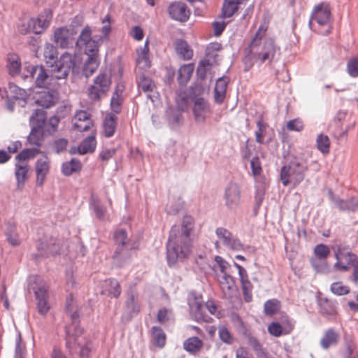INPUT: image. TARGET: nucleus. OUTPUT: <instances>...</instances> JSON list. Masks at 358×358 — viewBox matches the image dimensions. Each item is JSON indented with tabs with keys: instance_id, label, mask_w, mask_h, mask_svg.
<instances>
[{
	"instance_id": "1",
	"label": "nucleus",
	"mask_w": 358,
	"mask_h": 358,
	"mask_svg": "<svg viewBox=\"0 0 358 358\" xmlns=\"http://www.w3.org/2000/svg\"><path fill=\"white\" fill-rule=\"evenodd\" d=\"M195 220L191 215L183 216L180 225L171 227L166 243V259L169 267L174 266L178 261L187 259L193 245L192 237Z\"/></svg>"
},
{
	"instance_id": "2",
	"label": "nucleus",
	"mask_w": 358,
	"mask_h": 358,
	"mask_svg": "<svg viewBox=\"0 0 358 358\" xmlns=\"http://www.w3.org/2000/svg\"><path fill=\"white\" fill-rule=\"evenodd\" d=\"M308 169L303 159L292 155L287 164L281 167L280 178L282 184L286 187L292 181L294 186L299 185L304 180Z\"/></svg>"
},
{
	"instance_id": "3",
	"label": "nucleus",
	"mask_w": 358,
	"mask_h": 358,
	"mask_svg": "<svg viewBox=\"0 0 358 358\" xmlns=\"http://www.w3.org/2000/svg\"><path fill=\"white\" fill-rule=\"evenodd\" d=\"M203 92L201 84H196L192 88L190 99L194 102L192 113L196 122L204 123L206 119V113L210 111L209 103L203 97H197Z\"/></svg>"
},
{
	"instance_id": "4",
	"label": "nucleus",
	"mask_w": 358,
	"mask_h": 358,
	"mask_svg": "<svg viewBox=\"0 0 358 358\" xmlns=\"http://www.w3.org/2000/svg\"><path fill=\"white\" fill-rule=\"evenodd\" d=\"M334 256L336 259L334 264L336 270L345 272L350 268V265L353 264L358 257L352 252L350 245L344 244H338L333 247Z\"/></svg>"
},
{
	"instance_id": "5",
	"label": "nucleus",
	"mask_w": 358,
	"mask_h": 358,
	"mask_svg": "<svg viewBox=\"0 0 358 358\" xmlns=\"http://www.w3.org/2000/svg\"><path fill=\"white\" fill-rule=\"evenodd\" d=\"M93 85L88 87V97L93 101L101 99V95H106L110 90L111 78L106 72H100L93 80Z\"/></svg>"
},
{
	"instance_id": "6",
	"label": "nucleus",
	"mask_w": 358,
	"mask_h": 358,
	"mask_svg": "<svg viewBox=\"0 0 358 358\" xmlns=\"http://www.w3.org/2000/svg\"><path fill=\"white\" fill-rule=\"evenodd\" d=\"M29 90L33 94L35 103L43 108H50L58 102L59 93L55 89L50 87L41 89L30 87Z\"/></svg>"
},
{
	"instance_id": "7",
	"label": "nucleus",
	"mask_w": 358,
	"mask_h": 358,
	"mask_svg": "<svg viewBox=\"0 0 358 358\" xmlns=\"http://www.w3.org/2000/svg\"><path fill=\"white\" fill-rule=\"evenodd\" d=\"M37 253L31 255V258L36 263L41 262L43 259L50 257H55L60 253V248L55 243H50L48 241L39 239L36 245Z\"/></svg>"
},
{
	"instance_id": "8",
	"label": "nucleus",
	"mask_w": 358,
	"mask_h": 358,
	"mask_svg": "<svg viewBox=\"0 0 358 358\" xmlns=\"http://www.w3.org/2000/svg\"><path fill=\"white\" fill-rule=\"evenodd\" d=\"M277 54H280V48L275 44L273 38L269 37L265 38L261 50L256 54V57L260 61V64L266 62L271 64L275 59Z\"/></svg>"
},
{
	"instance_id": "9",
	"label": "nucleus",
	"mask_w": 358,
	"mask_h": 358,
	"mask_svg": "<svg viewBox=\"0 0 358 358\" xmlns=\"http://www.w3.org/2000/svg\"><path fill=\"white\" fill-rule=\"evenodd\" d=\"M76 67V61L74 57L69 52H65L62 54L59 58L55 64L52 71L58 73V75L55 76L57 80L66 78L71 69H74Z\"/></svg>"
},
{
	"instance_id": "10",
	"label": "nucleus",
	"mask_w": 358,
	"mask_h": 358,
	"mask_svg": "<svg viewBox=\"0 0 358 358\" xmlns=\"http://www.w3.org/2000/svg\"><path fill=\"white\" fill-rule=\"evenodd\" d=\"M240 185L235 182H229L224 189V199L226 207L229 210L236 209L241 203Z\"/></svg>"
},
{
	"instance_id": "11",
	"label": "nucleus",
	"mask_w": 358,
	"mask_h": 358,
	"mask_svg": "<svg viewBox=\"0 0 358 358\" xmlns=\"http://www.w3.org/2000/svg\"><path fill=\"white\" fill-rule=\"evenodd\" d=\"M113 239L115 245V250L112 255L113 259L116 263L117 260L122 259L121 255L124 252V255L128 257L127 249L126 248L128 235L125 229H117L114 231Z\"/></svg>"
},
{
	"instance_id": "12",
	"label": "nucleus",
	"mask_w": 358,
	"mask_h": 358,
	"mask_svg": "<svg viewBox=\"0 0 358 358\" xmlns=\"http://www.w3.org/2000/svg\"><path fill=\"white\" fill-rule=\"evenodd\" d=\"M170 17L180 22H186L190 15V10L187 6L181 1L171 3L168 7Z\"/></svg>"
},
{
	"instance_id": "13",
	"label": "nucleus",
	"mask_w": 358,
	"mask_h": 358,
	"mask_svg": "<svg viewBox=\"0 0 358 358\" xmlns=\"http://www.w3.org/2000/svg\"><path fill=\"white\" fill-rule=\"evenodd\" d=\"M235 317L239 321L241 326L243 329L242 334L247 339L248 345L251 347V348L255 352L257 357L262 358V357L265 356V355L268 353L266 350L262 347V345L260 343L259 340L256 337L253 336L251 332L245 327L244 322L240 316L236 314Z\"/></svg>"
},
{
	"instance_id": "14",
	"label": "nucleus",
	"mask_w": 358,
	"mask_h": 358,
	"mask_svg": "<svg viewBox=\"0 0 358 358\" xmlns=\"http://www.w3.org/2000/svg\"><path fill=\"white\" fill-rule=\"evenodd\" d=\"M331 13L328 3L321 2L314 6L311 13V19L321 26L327 25L331 20Z\"/></svg>"
},
{
	"instance_id": "15",
	"label": "nucleus",
	"mask_w": 358,
	"mask_h": 358,
	"mask_svg": "<svg viewBox=\"0 0 358 358\" xmlns=\"http://www.w3.org/2000/svg\"><path fill=\"white\" fill-rule=\"evenodd\" d=\"M140 312V306L135 299L134 294L131 292L128 293L125 301V310L121 316L122 322H129Z\"/></svg>"
},
{
	"instance_id": "16",
	"label": "nucleus",
	"mask_w": 358,
	"mask_h": 358,
	"mask_svg": "<svg viewBox=\"0 0 358 358\" xmlns=\"http://www.w3.org/2000/svg\"><path fill=\"white\" fill-rule=\"evenodd\" d=\"M36 300L38 311L41 315L46 314L50 310L48 303V291L44 286L32 287Z\"/></svg>"
},
{
	"instance_id": "17",
	"label": "nucleus",
	"mask_w": 358,
	"mask_h": 358,
	"mask_svg": "<svg viewBox=\"0 0 358 358\" xmlns=\"http://www.w3.org/2000/svg\"><path fill=\"white\" fill-rule=\"evenodd\" d=\"M76 38L71 36L68 27H58L54 32V41L62 48H68L75 41Z\"/></svg>"
},
{
	"instance_id": "18",
	"label": "nucleus",
	"mask_w": 358,
	"mask_h": 358,
	"mask_svg": "<svg viewBox=\"0 0 358 358\" xmlns=\"http://www.w3.org/2000/svg\"><path fill=\"white\" fill-rule=\"evenodd\" d=\"M218 282L223 294L227 298H232L234 292L238 289L235 278L227 273H224L218 278Z\"/></svg>"
},
{
	"instance_id": "19",
	"label": "nucleus",
	"mask_w": 358,
	"mask_h": 358,
	"mask_svg": "<svg viewBox=\"0 0 358 358\" xmlns=\"http://www.w3.org/2000/svg\"><path fill=\"white\" fill-rule=\"evenodd\" d=\"M71 329V327H66L65 329V345L70 355L75 352L74 346H78V343H77V338L83 334L82 328H75V330Z\"/></svg>"
},
{
	"instance_id": "20",
	"label": "nucleus",
	"mask_w": 358,
	"mask_h": 358,
	"mask_svg": "<svg viewBox=\"0 0 358 358\" xmlns=\"http://www.w3.org/2000/svg\"><path fill=\"white\" fill-rule=\"evenodd\" d=\"M30 126L31 131L27 138V143L38 148L41 146L44 136L48 134L47 131L44 127L43 128L35 125Z\"/></svg>"
},
{
	"instance_id": "21",
	"label": "nucleus",
	"mask_w": 358,
	"mask_h": 358,
	"mask_svg": "<svg viewBox=\"0 0 358 358\" xmlns=\"http://www.w3.org/2000/svg\"><path fill=\"white\" fill-rule=\"evenodd\" d=\"M117 126V117L114 113H107L103 121L104 136L106 138L112 137L115 133Z\"/></svg>"
},
{
	"instance_id": "22",
	"label": "nucleus",
	"mask_w": 358,
	"mask_h": 358,
	"mask_svg": "<svg viewBox=\"0 0 358 358\" xmlns=\"http://www.w3.org/2000/svg\"><path fill=\"white\" fill-rule=\"evenodd\" d=\"M165 117L169 126L171 129L180 126V120L182 117V112L175 106H169L165 110Z\"/></svg>"
},
{
	"instance_id": "23",
	"label": "nucleus",
	"mask_w": 358,
	"mask_h": 358,
	"mask_svg": "<svg viewBox=\"0 0 358 358\" xmlns=\"http://www.w3.org/2000/svg\"><path fill=\"white\" fill-rule=\"evenodd\" d=\"M336 301L327 298L317 299L320 313L324 317L335 316L337 314Z\"/></svg>"
},
{
	"instance_id": "24",
	"label": "nucleus",
	"mask_w": 358,
	"mask_h": 358,
	"mask_svg": "<svg viewBox=\"0 0 358 358\" xmlns=\"http://www.w3.org/2000/svg\"><path fill=\"white\" fill-rule=\"evenodd\" d=\"M6 69L8 73L11 77H16L20 75L22 63L18 55L9 54L6 60Z\"/></svg>"
},
{
	"instance_id": "25",
	"label": "nucleus",
	"mask_w": 358,
	"mask_h": 358,
	"mask_svg": "<svg viewBox=\"0 0 358 358\" xmlns=\"http://www.w3.org/2000/svg\"><path fill=\"white\" fill-rule=\"evenodd\" d=\"M82 169V163L77 158H71L64 162L61 166V172L66 177L71 176L73 173H79Z\"/></svg>"
},
{
	"instance_id": "26",
	"label": "nucleus",
	"mask_w": 358,
	"mask_h": 358,
	"mask_svg": "<svg viewBox=\"0 0 358 358\" xmlns=\"http://www.w3.org/2000/svg\"><path fill=\"white\" fill-rule=\"evenodd\" d=\"M28 165H21L19 163L15 164V176L17 182V189L22 190L24 187L26 180L28 178Z\"/></svg>"
},
{
	"instance_id": "27",
	"label": "nucleus",
	"mask_w": 358,
	"mask_h": 358,
	"mask_svg": "<svg viewBox=\"0 0 358 358\" xmlns=\"http://www.w3.org/2000/svg\"><path fill=\"white\" fill-rule=\"evenodd\" d=\"M339 341V334L333 329H328L320 340L322 349L327 350L331 345H336Z\"/></svg>"
},
{
	"instance_id": "28",
	"label": "nucleus",
	"mask_w": 358,
	"mask_h": 358,
	"mask_svg": "<svg viewBox=\"0 0 358 358\" xmlns=\"http://www.w3.org/2000/svg\"><path fill=\"white\" fill-rule=\"evenodd\" d=\"M176 51L183 60H189L193 57V50L184 39H178L176 42Z\"/></svg>"
},
{
	"instance_id": "29",
	"label": "nucleus",
	"mask_w": 358,
	"mask_h": 358,
	"mask_svg": "<svg viewBox=\"0 0 358 358\" xmlns=\"http://www.w3.org/2000/svg\"><path fill=\"white\" fill-rule=\"evenodd\" d=\"M80 152L79 155H83L87 153H93L96 147V140L95 134H92L85 138L79 144Z\"/></svg>"
},
{
	"instance_id": "30",
	"label": "nucleus",
	"mask_w": 358,
	"mask_h": 358,
	"mask_svg": "<svg viewBox=\"0 0 358 358\" xmlns=\"http://www.w3.org/2000/svg\"><path fill=\"white\" fill-rule=\"evenodd\" d=\"M194 69V64H183L178 69L177 80L180 85H185L189 80Z\"/></svg>"
},
{
	"instance_id": "31",
	"label": "nucleus",
	"mask_w": 358,
	"mask_h": 358,
	"mask_svg": "<svg viewBox=\"0 0 358 358\" xmlns=\"http://www.w3.org/2000/svg\"><path fill=\"white\" fill-rule=\"evenodd\" d=\"M191 308L192 309V316L197 322H209L212 320V318L203 312L202 303L197 301L196 299L191 305Z\"/></svg>"
},
{
	"instance_id": "32",
	"label": "nucleus",
	"mask_w": 358,
	"mask_h": 358,
	"mask_svg": "<svg viewBox=\"0 0 358 358\" xmlns=\"http://www.w3.org/2000/svg\"><path fill=\"white\" fill-rule=\"evenodd\" d=\"M203 346V341L198 336H192L183 343V348L187 352L194 354L199 352Z\"/></svg>"
},
{
	"instance_id": "33",
	"label": "nucleus",
	"mask_w": 358,
	"mask_h": 358,
	"mask_svg": "<svg viewBox=\"0 0 358 358\" xmlns=\"http://www.w3.org/2000/svg\"><path fill=\"white\" fill-rule=\"evenodd\" d=\"M44 57L48 67L53 68L58 59L57 48L52 44L47 43L44 50Z\"/></svg>"
},
{
	"instance_id": "34",
	"label": "nucleus",
	"mask_w": 358,
	"mask_h": 358,
	"mask_svg": "<svg viewBox=\"0 0 358 358\" xmlns=\"http://www.w3.org/2000/svg\"><path fill=\"white\" fill-rule=\"evenodd\" d=\"M47 113L43 108L34 110L30 117L29 124L46 127Z\"/></svg>"
},
{
	"instance_id": "35",
	"label": "nucleus",
	"mask_w": 358,
	"mask_h": 358,
	"mask_svg": "<svg viewBox=\"0 0 358 358\" xmlns=\"http://www.w3.org/2000/svg\"><path fill=\"white\" fill-rule=\"evenodd\" d=\"M340 211L355 212L358 208V198L352 196L348 199H341L336 205Z\"/></svg>"
},
{
	"instance_id": "36",
	"label": "nucleus",
	"mask_w": 358,
	"mask_h": 358,
	"mask_svg": "<svg viewBox=\"0 0 358 358\" xmlns=\"http://www.w3.org/2000/svg\"><path fill=\"white\" fill-rule=\"evenodd\" d=\"M139 241L138 240H131L128 238L126 248L127 249V253L129 256L126 257L124 255V252H122V255H121L122 259L117 260L116 262V265L120 268L123 267L126 262L131 259V251L138 250L139 248Z\"/></svg>"
},
{
	"instance_id": "37",
	"label": "nucleus",
	"mask_w": 358,
	"mask_h": 358,
	"mask_svg": "<svg viewBox=\"0 0 358 358\" xmlns=\"http://www.w3.org/2000/svg\"><path fill=\"white\" fill-rule=\"evenodd\" d=\"M90 208L92 209L96 215V217L102 221L104 220L106 213V207L101 205L98 198L91 196L90 199Z\"/></svg>"
},
{
	"instance_id": "38",
	"label": "nucleus",
	"mask_w": 358,
	"mask_h": 358,
	"mask_svg": "<svg viewBox=\"0 0 358 358\" xmlns=\"http://www.w3.org/2000/svg\"><path fill=\"white\" fill-rule=\"evenodd\" d=\"M151 332L154 345L160 348H163L166 344V336L162 327L153 326Z\"/></svg>"
},
{
	"instance_id": "39",
	"label": "nucleus",
	"mask_w": 358,
	"mask_h": 358,
	"mask_svg": "<svg viewBox=\"0 0 358 358\" xmlns=\"http://www.w3.org/2000/svg\"><path fill=\"white\" fill-rule=\"evenodd\" d=\"M92 29L87 24L80 31L77 39L74 41L76 46H83L87 45L92 41Z\"/></svg>"
},
{
	"instance_id": "40",
	"label": "nucleus",
	"mask_w": 358,
	"mask_h": 358,
	"mask_svg": "<svg viewBox=\"0 0 358 358\" xmlns=\"http://www.w3.org/2000/svg\"><path fill=\"white\" fill-rule=\"evenodd\" d=\"M37 72L38 74L34 80L35 87L34 88H44V87H46L45 83L47 79L48 78V73L47 72V70L43 65H39Z\"/></svg>"
},
{
	"instance_id": "41",
	"label": "nucleus",
	"mask_w": 358,
	"mask_h": 358,
	"mask_svg": "<svg viewBox=\"0 0 358 358\" xmlns=\"http://www.w3.org/2000/svg\"><path fill=\"white\" fill-rule=\"evenodd\" d=\"M137 85L138 89L142 90L144 92H150L153 90L152 80L144 73H142L138 78Z\"/></svg>"
},
{
	"instance_id": "42",
	"label": "nucleus",
	"mask_w": 358,
	"mask_h": 358,
	"mask_svg": "<svg viewBox=\"0 0 358 358\" xmlns=\"http://www.w3.org/2000/svg\"><path fill=\"white\" fill-rule=\"evenodd\" d=\"M238 9L234 0H224L222 15L224 18L231 17Z\"/></svg>"
},
{
	"instance_id": "43",
	"label": "nucleus",
	"mask_w": 358,
	"mask_h": 358,
	"mask_svg": "<svg viewBox=\"0 0 358 358\" xmlns=\"http://www.w3.org/2000/svg\"><path fill=\"white\" fill-rule=\"evenodd\" d=\"M213 64L210 62L209 59H201L198 64L196 74L199 79L201 80H203L206 78L207 72H208V67L210 66H212Z\"/></svg>"
},
{
	"instance_id": "44",
	"label": "nucleus",
	"mask_w": 358,
	"mask_h": 358,
	"mask_svg": "<svg viewBox=\"0 0 358 358\" xmlns=\"http://www.w3.org/2000/svg\"><path fill=\"white\" fill-rule=\"evenodd\" d=\"M317 149L322 153L327 154L329 152L330 141L327 135L320 134L317 136L316 140Z\"/></svg>"
},
{
	"instance_id": "45",
	"label": "nucleus",
	"mask_w": 358,
	"mask_h": 358,
	"mask_svg": "<svg viewBox=\"0 0 358 358\" xmlns=\"http://www.w3.org/2000/svg\"><path fill=\"white\" fill-rule=\"evenodd\" d=\"M39 152L37 148H24L15 156V160L17 162L27 161L34 157Z\"/></svg>"
},
{
	"instance_id": "46",
	"label": "nucleus",
	"mask_w": 358,
	"mask_h": 358,
	"mask_svg": "<svg viewBox=\"0 0 358 358\" xmlns=\"http://www.w3.org/2000/svg\"><path fill=\"white\" fill-rule=\"evenodd\" d=\"M8 89L10 93L13 94L11 96L17 100L24 99V97L29 96V94L24 89L18 87L14 83H8Z\"/></svg>"
},
{
	"instance_id": "47",
	"label": "nucleus",
	"mask_w": 358,
	"mask_h": 358,
	"mask_svg": "<svg viewBox=\"0 0 358 358\" xmlns=\"http://www.w3.org/2000/svg\"><path fill=\"white\" fill-rule=\"evenodd\" d=\"M39 65H31L28 62L24 64L23 73L21 75L22 78L24 80L30 79L34 80Z\"/></svg>"
},
{
	"instance_id": "48",
	"label": "nucleus",
	"mask_w": 358,
	"mask_h": 358,
	"mask_svg": "<svg viewBox=\"0 0 358 358\" xmlns=\"http://www.w3.org/2000/svg\"><path fill=\"white\" fill-rule=\"evenodd\" d=\"M83 21L84 18L81 15H77L72 19L69 27H68V30L74 38L78 33L80 28L82 27Z\"/></svg>"
},
{
	"instance_id": "49",
	"label": "nucleus",
	"mask_w": 358,
	"mask_h": 358,
	"mask_svg": "<svg viewBox=\"0 0 358 358\" xmlns=\"http://www.w3.org/2000/svg\"><path fill=\"white\" fill-rule=\"evenodd\" d=\"M310 264L312 267L315 269V271L317 273H329L330 272V268L329 266L326 261L324 260H318V259H314L312 258L310 259Z\"/></svg>"
},
{
	"instance_id": "50",
	"label": "nucleus",
	"mask_w": 358,
	"mask_h": 358,
	"mask_svg": "<svg viewBox=\"0 0 358 358\" xmlns=\"http://www.w3.org/2000/svg\"><path fill=\"white\" fill-rule=\"evenodd\" d=\"M215 234L217 238L222 241L223 245L226 247L230 243L231 240L234 237L231 232L224 227H217L215 230Z\"/></svg>"
},
{
	"instance_id": "51",
	"label": "nucleus",
	"mask_w": 358,
	"mask_h": 358,
	"mask_svg": "<svg viewBox=\"0 0 358 358\" xmlns=\"http://www.w3.org/2000/svg\"><path fill=\"white\" fill-rule=\"evenodd\" d=\"M264 313L266 315H273L280 309V302L277 299H268L264 305Z\"/></svg>"
},
{
	"instance_id": "52",
	"label": "nucleus",
	"mask_w": 358,
	"mask_h": 358,
	"mask_svg": "<svg viewBox=\"0 0 358 358\" xmlns=\"http://www.w3.org/2000/svg\"><path fill=\"white\" fill-rule=\"evenodd\" d=\"M314 254L318 260H324L330 254L329 248L324 244H317L314 248Z\"/></svg>"
},
{
	"instance_id": "53",
	"label": "nucleus",
	"mask_w": 358,
	"mask_h": 358,
	"mask_svg": "<svg viewBox=\"0 0 358 358\" xmlns=\"http://www.w3.org/2000/svg\"><path fill=\"white\" fill-rule=\"evenodd\" d=\"M222 48L221 43L218 42H213L209 43L205 50V55L206 57L210 59H213L214 62H215L216 57H217V54L216 52L220 50Z\"/></svg>"
},
{
	"instance_id": "54",
	"label": "nucleus",
	"mask_w": 358,
	"mask_h": 358,
	"mask_svg": "<svg viewBox=\"0 0 358 358\" xmlns=\"http://www.w3.org/2000/svg\"><path fill=\"white\" fill-rule=\"evenodd\" d=\"M266 126H267V124L264 122L262 118H259L257 121V130L255 131V141L259 144L264 143V136L266 134L264 129Z\"/></svg>"
},
{
	"instance_id": "55",
	"label": "nucleus",
	"mask_w": 358,
	"mask_h": 358,
	"mask_svg": "<svg viewBox=\"0 0 358 358\" xmlns=\"http://www.w3.org/2000/svg\"><path fill=\"white\" fill-rule=\"evenodd\" d=\"M108 294L117 299L121 294V287L119 282L115 278L108 279Z\"/></svg>"
},
{
	"instance_id": "56",
	"label": "nucleus",
	"mask_w": 358,
	"mask_h": 358,
	"mask_svg": "<svg viewBox=\"0 0 358 358\" xmlns=\"http://www.w3.org/2000/svg\"><path fill=\"white\" fill-rule=\"evenodd\" d=\"M68 144V139L65 138H59L52 142V148L55 153L59 155L66 150Z\"/></svg>"
},
{
	"instance_id": "57",
	"label": "nucleus",
	"mask_w": 358,
	"mask_h": 358,
	"mask_svg": "<svg viewBox=\"0 0 358 358\" xmlns=\"http://www.w3.org/2000/svg\"><path fill=\"white\" fill-rule=\"evenodd\" d=\"M189 96L184 92H180L176 98V108L184 112L188 107Z\"/></svg>"
},
{
	"instance_id": "58",
	"label": "nucleus",
	"mask_w": 358,
	"mask_h": 358,
	"mask_svg": "<svg viewBox=\"0 0 358 358\" xmlns=\"http://www.w3.org/2000/svg\"><path fill=\"white\" fill-rule=\"evenodd\" d=\"M330 290L337 296L348 294L350 289L348 286L343 285L341 282H336L331 285Z\"/></svg>"
},
{
	"instance_id": "59",
	"label": "nucleus",
	"mask_w": 358,
	"mask_h": 358,
	"mask_svg": "<svg viewBox=\"0 0 358 358\" xmlns=\"http://www.w3.org/2000/svg\"><path fill=\"white\" fill-rule=\"evenodd\" d=\"M34 33L36 35L42 34L50 25L48 19L43 20L39 16L34 18Z\"/></svg>"
},
{
	"instance_id": "60",
	"label": "nucleus",
	"mask_w": 358,
	"mask_h": 358,
	"mask_svg": "<svg viewBox=\"0 0 358 358\" xmlns=\"http://www.w3.org/2000/svg\"><path fill=\"white\" fill-rule=\"evenodd\" d=\"M59 122V117L56 115L50 117L48 122L46 121L45 130L48 135H52L55 131H57Z\"/></svg>"
},
{
	"instance_id": "61",
	"label": "nucleus",
	"mask_w": 358,
	"mask_h": 358,
	"mask_svg": "<svg viewBox=\"0 0 358 358\" xmlns=\"http://www.w3.org/2000/svg\"><path fill=\"white\" fill-rule=\"evenodd\" d=\"M218 336L220 339L226 344L231 345L234 342V339L231 333L224 325L219 327Z\"/></svg>"
},
{
	"instance_id": "62",
	"label": "nucleus",
	"mask_w": 358,
	"mask_h": 358,
	"mask_svg": "<svg viewBox=\"0 0 358 358\" xmlns=\"http://www.w3.org/2000/svg\"><path fill=\"white\" fill-rule=\"evenodd\" d=\"M36 174L45 173L48 174L50 171V163L48 161L38 159L35 163Z\"/></svg>"
},
{
	"instance_id": "63",
	"label": "nucleus",
	"mask_w": 358,
	"mask_h": 358,
	"mask_svg": "<svg viewBox=\"0 0 358 358\" xmlns=\"http://www.w3.org/2000/svg\"><path fill=\"white\" fill-rule=\"evenodd\" d=\"M227 248L234 251H241L249 249L250 246L245 245L241 243V240L238 238L234 236L233 238L231 240L230 243L228 244Z\"/></svg>"
},
{
	"instance_id": "64",
	"label": "nucleus",
	"mask_w": 358,
	"mask_h": 358,
	"mask_svg": "<svg viewBox=\"0 0 358 358\" xmlns=\"http://www.w3.org/2000/svg\"><path fill=\"white\" fill-rule=\"evenodd\" d=\"M347 71L352 78L358 76V59L352 58L347 63Z\"/></svg>"
}]
</instances>
